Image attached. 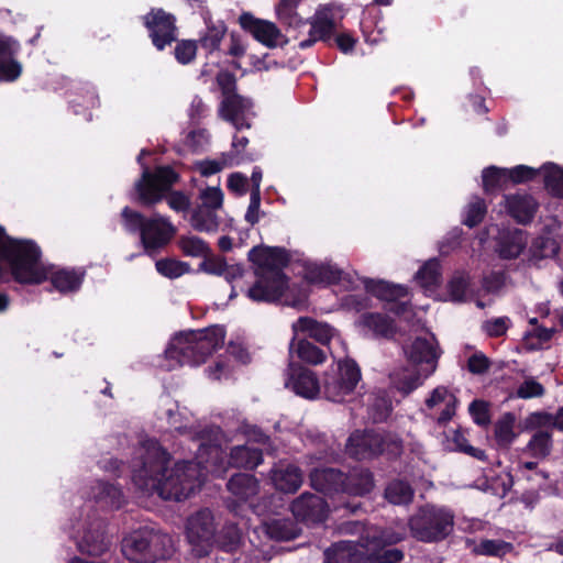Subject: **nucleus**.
Segmentation results:
<instances>
[{
	"mask_svg": "<svg viewBox=\"0 0 563 563\" xmlns=\"http://www.w3.org/2000/svg\"><path fill=\"white\" fill-rule=\"evenodd\" d=\"M515 416L510 412L504 415V417L496 422L495 437L499 444H510L516 438L514 432Z\"/></svg>",
	"mask_w": 563,
	"mask_h": 563,
	"instance_id": "8fccbe9b",
	"label": "nucleus"
},
{
	"mask_svg": "<svg viewBox=\"0 0 563 563\" xmlns=\"http://www.w3.org/2000/svg\"><path fill=\"white\" fill-rule=\"evenodd\" d=\"M121 218L125 230L130 233H142V230L145 225V222L148 220L141 212L131 209L130 207H124L121 211Z\"/></svg>",
	"mask_w": 563,
	"mask_h": 563,
	"instance_id": "6e6d98bb",
	"label": "nucleus"
},
{
	"mask_svg": "<svg viewBox=\"0 0 563 563\" xmlns=\"http://www.w3.org/2000/svg\"><path fill=\"white\" fill-rule=\"evenodd\" d=\"M470 287L468 277L464 274H455L448 283V292L455 302L465 300L466 291Z\"/></svg>",
	"mask_w": 563,
	"mask_h": 563,
	"instance_id": "13d9d810",
	"label": "nucleus"
},
{
	"mask_svg": "<svg viewBox=\"0 0 563 563\" xmlns=\"http://www.w3.org/2000/svg\"><path fill=\"white\" fill-rule=\"evenodd\" d=\"M497 245L500 258H517L527 246V233L521 229L504 231L498 239Z\"/></svg>",
	"mask_w": 563,
	"mask_h": 563,
	"instance_id": "bb28decb",
	"label": "nucleus"
},
{
	"mask_svg": "<svg viewBox=\"0 0 563 563\" xmlns=\"http://www.w3.org/2000/svg\"><path fill=\"white\" fill-rule=\"evenodd\" d=\"M295 334L307 333L309 338L316 340L322 345H328L332 339V329L325 323L318 322L310 317H299L292 324Z\"/></svg>",
	"mask_w": 563,
	"mask_h": 563,
	"instance_id": "2f4dec72",
	"label": "nucleus"
},
{
	"mask_svg": "<svg viewBox=\"0 0 563 563\" xmlns=\"http://www.w3.org/2000/svg\"><path fill=\"white\" fill-rule=\"evenodd\" d=\"M393 410L391 400L386 395H378L369 406V416L375 423L385 422Z\"/></svg>",
	"mask_w": 563,
	"mask_h": 563,
	"instance_id": "3c124183",
	"label": "nucleus"
},
{
	"mask_svg": "<svg viewBox=\"0 0 563 563\" xmlns=\"http://www.w3.org/2000/svg\"><path fill=\"white\" fill-rule=\"evenodd\" d=\"M247 144L249 139L246 136H233L231 151L229 153H224L229 158V166L252 163L258 158V153L246 151Z\"/></svg>",
	"mask_w": 563,
	"mask_h": 563,
	"instance_id": "ea45409f",
	"label": "nucleus"
},
{
	"mask_svg": "<svg viewBox=\"0 0 563 563\" xmlns=\"http://www.w3.org/2000/svg\"><path fill=\"white\" fill-rule=\"evenodd\" d=\"M342 272L331 265L309 264L305 267L303 278L311 285H334L341 280Z\"/></svg>",
	"mask_w": 563,
	"mask_h": 563,
	"instance_id": "f704fd0d",
	"label": "nucleus"
},
{
	"mask_svg": "<svg viewBox=\"0 0 563 563\" xmlns=\"http://www.w3.org/2000/svg\"><path fill=\"white\" fill-rule=\"evenodd\" d=\"M401 540L399 534L393 531H383L378 538L377 548L372 551L374 563H398L404 560V552L396 548H387Z\"/></svg>",
	"mask_w": 563,
	"mask_h": 563,
	"instance_id": "a878e982",
	"label": "nucleus"
},
{
	"mask_svg": "<svg viewBox=\"0 0 563 563\" xmlns=\"http://www.w3.org/2000/svg\"><path fill=\"white\" fill-rule=\"evenodd\" d=\"M206 23V31L200 34L197 44L206 52L209 56L212 53L220 49L222 40L224 38L228 27L224 21L213 22L211 16L203 18Z\"/></svg>",
	"mask_w": 563,
	"mask_h": 563,
	"instance_id": "cd10ccee",
	"label": "nucleus"
},
{
	"mask_svg": "<svg viewBox=\"0 0 563 563\" xmlns=\"http://www.w3.org/2000/svg\"><path fill=\"white\" fill-rule=\"evenodd\" d=\"M251 107V101L243 96H229L220 102L219 115L224 121L230 122L238 131L250 129L251 124L247 122L245 113Z\"/></svg>",
	"mask_w": 563,
	"mask_h": 563,
	"instance_id": "aec40b11",
	"label": "nucleus"
},
{
	"mask_svg": "<svg viewBox=\"0 0 563 563\" xmlns=\"http://www.w3.org/2000/svg\"><path fill=\"white\" fill-rule=\"evenodd\" d=\"M85 272L63 268L52 274L49 280L53 287L62 294L79 290L84 282Z\"/></svg>",
	"mask_w": 563,
	"mask_h": 563,
	"instance_id": "e433bc0d",
	"label": "nucleus"
},
{
	"mask_svg": "<svg viewBox=\"0 0 563 563\" xmlns=\"http://www.w3.org/2000/svg\"><path fill=\"white\" fill-rule=\"evenodd\" d=\"M216 81L223 98L239 95L236 92V77L229 70H221L216 76Z\"/></svg>",
	"mask_w": 563,
	"mask_h": 563,
	"instance_id": "0e129e2a",
	"label": "nucleus"
},
{
	"mask_svg": "<svg viewBox=\"0 0 563 563\" xmlns=\"http://www.w3.org/2000/svg\"><path fill=\"white\" fill-rule=\"evenodd\" d=\"M191 227L199 232H216L219 228V217L212 208L198 206L191 212Z\"/></svg>",
	"mask_w": 563,
	"mask_h": 563,
	"instance_id": "58836bf2",
	"label": "nucleus"
},
{
	"mask_svg": "<svg viewBox=\"0 0 563 563\" xmlns=\"http://www.w3.org/2000/svg\"><path fill=\"white\" fill-rule=\"evenodd\" d=\"M511 543L503 540H483L478 545V553L487 556L503 558L512 551Z\"/></svg>",
	"mask_w": 563,
	"mask_h": 563,
	"instance_id": "4d7b16f0",
	"label": "nucleus"
},
{
	"mask_svg": "<svg viewBox=\"0 0 563 563\" xmlns=\"http://www.w3.org/2000/svg\"><path fill=\"white\" fill-rule=\"evenodd\" d=\"M511 321L508 317H498L486 320L483 330L489 338H500L506 334Z\"/></svg>",
	"mask_w": 563,
	"mask_h": 563,
	"instance_id": "e2e57ef3",
	"label": "nucleus"
},
{
	"mask_svg": "<svg viewBox=\"0 0 563 563\" xmlns=\"http://www.w3.org/2000/svg\"><path fill=\"white\" fill-rule=\"evenodd\" d=\"M179 180V173L170 165H158L153 169L145 166L134 184L135 201L143 207H153L166 200L173 211L186 213L191 207L190 197L181 190H173Z\"/></svg>",
	"mask_w": 563,
	"mask_h": 563,
	"instance_id": "7ed1b4c3",
	"label": "nucleus"
},
{
	"mask_svg": "<svg viewBox=\"0 0 563 563\" xmlns=\"http://www.w3.org/2000/svg\"><path fill=\"white\" fill-rule=\"evenodd\" d=\"M177 245L185 256L201 257L211 254L209 244L196 235H181Z\"/></svg>",
	"mask_w": 563,
	"mask_h": 563,
	"instance_id": "37998d69",
	"label": "nucleus"
},
{
	"mask_svg": "<svg viewBox=\"0 0 563 563\" xmlns=\"http://www.w3.org/2000/svg\"><path fill=\"white\" fill-rule=\"evenodd\" d=\"M176 228L169 221L159 214H155L145 222L140 235L145 254L152 255L154 252L165 247L174 238Z\"/></svg>",
	"mask_w": 563,
	"mask_h": 563,
	"instance_id": "f8f14e48",
	"label": "nucleus"
},
{
	"mask_svg": "<svg viewBox=\"0 0 563 563\" xmlns=\"http://www.w3.org/2000/svg\"><path fill=\"white\" fill-rule=\"evenodd\" d=\"M561 250L559 242L545 235L537 236L530 246V254L532 258L543 260L555 257Z\"/></svg>",
	"mask_w": 563,
	"mask_h": 563,
	"instance_id": "79ce46f5",
	"label": "nucleus"
},
{
	"mask_svg": "<svg viewBox=\"0 0 563 563\" xmlns=\"http://www.w3.org/2000/svg\"><path fill=\"white\" fill-rule=\"evenodd\" d=\"M554 328H545L543 325H537L528 331L525 335L526 344L529 350H538L543 343L549 342L554 333Z\"/></svg>",
	"mask_w": 563,
	"mask_h": 563,
	"instance_id": "603ef678",
	"label": "nucleus"
},
{
	"mask_svg": "<svg viewBox=\"0 0 563 563\" xmlns=\"http://www.w3.org/2000/svg\"><path fill=\"white\" fill-rule=\"evenodd\" d=\"M205 260L199 264V271L207 274L222 276L228 271V263L224 257L203 256Z\"/></svg>",
	"mask_w": 563,
	"mask_h": 563,
	"instance_id": "338daca9",
	"label": "nucleus"
},
{
	"mask_svg": "<svg viewBox=\"0 0 563 563\" xmlns=\"http://www.w3.org/2000/svg\"><path fill=\"white\" fill-rule=\"evenodd\" d=\"M345 451L350 457L357 461L374 460L378 456L396 461L402 454L404 442L393 432L373 429L355 430L347 438Z\"/></svg>",
	"mask_w": 563,
	"mask_h": 563,
	"instance_id": "423d86ee",
	"label": "nucleus"
},
{
	"mask_svg": "<svg viewBox=\"0 0 563 563\" xmlns=\"http://www.w3.org/2000/svg\"><path fill=\"white\" fill-rule=\"evenodd\" d=\"M121 551L133 563H156L172 556L173 541L168 534L145 527L125 536Z\"/></svg>",
	"mask_w": 563,
	"mask_h": 563,
	"instance_id": "0eeeda50",
	"label": "nucleus"
},
{
	"mask_svg": "<svg viewBox=\"0 0 563 563\" xmlns=\"http://www.w3.org/2000/svg\"><path fill=\"white\" fill-rule=\"evenodd\" d=\"M111 544V538L107 533V523L99 518L87 523L78 542V550L82 554L101 556L110 550Z\"/></svg>",
	"mask_w": 563,
	"mask_h": 563,
	"instance_id": "4468645a",
	"label": "nucleus"
},
{
	"mask_svg": "<svg viewBox=\"0 0 563 563\" xmlns=\"http://www.w3.org/2000/svg\"><path fill=\"white\" fill-rule=\"evenodd\" d=\"M374 487L375 478L371 470L354 468L345 473L344 494L363 497L371 494Z\"/></svg>",
	"mask_w": 563,
	"mask_h": 563,
	"instance_id": "393cba45",
	"label": "nucleus"
},
{
	"mask_svg": "<svg viewBox=\"0 0 563 563\" xmlns=\"http://www.w3.org/2000/svg\"><path fill=\"white\" fill-rule=\"evenodd\" d=\"M186 532L191 544L208 543L213 539L216 526L211 510L205 508L191 515L187 520Z\"/></svg>",
	"mask_w": 563,
	"mask_h": 563,
	"instance_id": "6ab92c4d",
	"label": "nucleus"
},
{
	"mask_svg": "<svg viewBox=\"0 0 563 563\" xmlns=\"http://www.w3.org/2000/svg\"><path fill=\"white\" fill-rule=\"evenodd\" d=\"M350 540L332 543L323 552V563H349Z\"/></svg>",
	"mask_w": 563,
	"mask_h": 563,
	"instance_id": "864d4df0",
	"label": "nucleus"
},
{
	"mask_svg": "<svg viewBox=\"0 0 563 563\" xmlns=\"http://www.w3.org/2000/svg\"><path fill=\"white\" fill-rule=\"evenodd\" d=\"M201 207L218 210L223 205V192L219 187H207L200 192Z\"/></svg>",
	"mask_w": 563,
	"mask_h": 563,
	"instance_id": "69168bd1",
	"label": "nucleus"
},
{
	"mask_svg": "<svg viewBox=\"0 0 563 563\" xmlns=\"http://www.w3.org/2000/svg\"><path fill=\"white\" fill-rule=\"evenodd\" d=\"M227 488L236 497L239 503L236 505L230 504L229 508L238 514L236 507H242V505L246 504L247 507H253L252 504H249V500L257 495L260 490V483L252 474L239 473L231 476L227 483Z\"/></svg>",
	"mask_w": 563,
	"mask_h": 563,
	"instance_id": "412c9836",
	"label": "nucleus"
},
{
	"mask_svg": "<svg viewBox=\"0 0 563 563\" xmlns=\"http://www.w3.org/2000/svg\"><path fill=\"white\" fill-rule=\"evenodd\" d=\"M356 325L375 339L390 340L397 334L395 320L382 312H363L355 321Z\"/></svg>",
	"mask_w": 563,
	"mask_h": 563,
	"instance_id": "a211bd4d",
	"label": "nucleus"
},
{
	"mask_svg": "<svg viewBox=\"0 0 563 563\" xmlns=\"http://www.w3.org/2000/svg\"><path fill=\"white\" fill-rule=\"evenodd\" d=\"M2 261L10 268L14 282L22 285H40L47 279V271L42 263V250L30 239H16L7 234L0 225V277L3 274Z\"/></svg>",
	"mask_w": 563,
	"mask_h": 563,
	"instance_id": "20e7f679",
	"label": "nucleus"
},
{
	"mask_svg": "<svg viewBox=\"0 0 563 563\" xmlns=\"http://www.w3.org/2000/svg\"><path fill=\"white\" fill-rule=\"evenodd\" d=\"M300 2L301 0H279L276 5V15L284 26L299 29L307 24V21L297 12Z\"/></svg>",
	"mask_w": 563,
	"mask_h": 563,
	"instance_id": "4c0bfd02",
	"label": "nucleus"
},
{
	"mask_svg": "<svg viewBox=\"0 0 563 563\" xmlns=\"http://www.w3.org/2000/svg\"><path fill=\"white\" fill-rule=\"evenodd\" d=\"M349 563H374L372 551L362 544L350 541Z\"/></svg>",
	"mask_w": 563,
	"mask_h": 563,
	"instance_id": "774afa93",
	"label": "nucleus"
},
{
	"mask_svg": "<svg viewBox=\"0 0 563 563\" xmlns=\"http://www.w3.org/2000/svg\"><path fill=\"white\" fill-rule=\"evenodd\" d=\"M275 488L286 494L296 493L302 484L301 470L294 464L279 465L272 471Z\"/></svg>",
	"mask_w": 563,
	"mask_h": 563,
	"instance_id": "b1692460",
	"label": "nucleus"
},
{
	"mask_svg": "<svg viewBox=\"0 0 563 563\" xmlns=\"http://www.w3.org/2000/svg\"><path fill=\"white\" fill-rule=\"evenodd\" d=\"M311 486L324 495L343 493L345 473L333 467H316L310 473Z\"/></svg>",
	"mask_w": 563,
	"mask_h": 563,
	"instance_id": "4be33fe9",
	"label": "nucleus"
},
{
	"mask_svg": "<svg viewBox=\"0 0 563 563\" xmlns=\"http://www.w3.org/2000/svg\"><path fill=\"white\" fill-rule=\"evenodd\" d=\"M543 169L544 188L552 197L563 199V169L553 163L544 165Z\"/></svg>",
	"mask_w": 563,
	"mask_h": 563,
	"instance_id": "a19ab883",
	"label": "nucleus"
},
{
	"mask_svg": "<svg viewBox=\"0 0 563 563\" xmlns=\"http://www.w3.org/2000/svg\"><path fill=\"white\" fill-rule=\"evenodd\" d=\"M155 268L159 275L169 279L181 277L183 275L191 272V267L187 262L172 257L156 261Z\"/></svg>",
	"mask_w": 563,
	"mask_h": 563,
	"instance_id": "a18cd8bd",
	"label": "nucleus"
},
{
	"mask_svg": "<svg viewBox=\"0 0 563 563\" xmlns=\"http://www.w3.org/2000/svg\"><path fill=\"white\" fill-rule=\"evenodd\" d=\"M539 169L527 165H517L514 168H508L510 185L531 181L539 175Z\"/></svg>",
	"mask_w": 563,
	"mask_h": 563,
	"instance_id": "680f3d73",
	"label": "nucleus"
},
{
	"mask_svg": "<svg viewBox=\"0 0 563 563\" xmlns=\"http://www.w3.org/2000/svg\"><path fill=\"white\" fill-rule=\"evenodd\" d=\"M143 25L148 32V37L157 51H164L177 40L178 27L176 16L163 8H151L142 16Z\"/></svg>",
	"mask_w": 563,
	"mask_h": 563,
	"instance_id": "9d476101",
	"label": "nucleus"
},
{
	"mask_svg": "<svg viewBox=\"0 0 563 563\" xmlns=\"http://www.w3.org/2000/svg\"><path fill=\"white\" fill-rule=\"evenodd\" d=\"M310 24L309 36L299 42L300 49H307L314 45L317 41L328 42L334 30V20L327 13L317 12L314 16L305 19Z\"/></svg>",
	"mask_w": 563,
	"mask_h": 563,
	"instance_id": "5701e85b",
	"label": "nucleus"
},
{
	"mask_svg": "<svg viewBox=\"0 0 563 563\" xmlns=\"http://www.w3.org/2000/svg\"><path fill=\"white\" fill-rule=\"evenodd\" d=\"M144 452L133 464L132 481L143 493H156L164 500L189 498L202 485V471L195 461H179L169 468V452L158 441L144 443Z\"/></svg>",
	"mask_w": 563,
	"mask_h": 563,
	"instance_id": "f257e3e1",
	"label": "nucleus"
},
{
	"mask_svg": "<svg viewBox=\"0 0 563 563\" xmlns=\"http://www.w3.org/2000/svg\"><path fill=\"white\" fill-rule=\"evenodd\" d=\"M247 258L254 265L256 280L246 296L257 303L278 302L289 284L284 272L291 261L289 252L282 246L257 245L249 251Z\"/></svg>",
	"mask_w": 563,
	"mask_h": 563,
	"instance_id": "f03ea898",
	"label": "nucleus"
},
{
	"mask_svg": "<svg viewBox=\"0 0 563 563\" xmlns=\"http://www.w3.org/2000/svg\"><path fill=\"white\" fill-rule=\"evenodd\" d=\"M468 412L477 426L486 427L490 423L489 405L487 401L474 399L468 406Z\"/></svg>",
	"mask_w": 563,
	"mask_h": 563,
	"instance_id": "bf43d9fd",
	"label": "nucleus"
},
{
	"mask_svg": "<svg viewBox=\"0 0 563 563\" xmlns=\"http://www.w3.org/2000/svg\"><path fill=\"white\" fill-rule=\"evenodd\" d=\"M454 512L443 506L426 504L410 516L408 527L413 539L424 543L445 540L454 529Z\"/></svg>",
	"mask_w": 563,
	"mask_h": 563,
	"instance_id": "6e6552de",
	"label": "nucleus"
},
{
	"mask_svg": "<svg viewBox=\"0 0 563 563\" xmlns=\"http://www.w3.org/2000/svg\"><path fill=\"white\" fill-rule=\"evenodd\" d=\"M265 533L271 540L290 541L301 533V529L292 519L282 518L266 522Z\"/></svg>",
	"mask_w": 563,
	"mask_h": 563,
	"instance_id": "c9c22d12",
	"label": "nucleus"
},
{
	"mask_svg": "<svg viewBox=\"0 0 563 563\" xmlns=\"http://www.w3.org/2000/svg\"><path fill=\"white\" fill-rule=\"evenodd\" d=\"M416 280L424 288L437 287L441 283V265L437 258L426 262L416 273Z\"/></svg>",
	"mask_w": 563,
	"mask_h": 563,
	"instance_id": "c03bdc74",
	"label": "nucleus"
},
{
	"mask_svg": "<svg viewBox=\"0 0 563 563\" xmlns=\"http://www.w3.org/2000/svg\"><path fill=\"white\" fill-rule=\"evenodd\" d=\"M238 22L245 33L267 48L277 47L278 41L284 38L282 31L274 22L256 18L251 12H242Z\"/></svg>",
	"mask_w": 563,
	"mask_h": 563,
	"instance_id": "ddd939ff",
	"label": "nucleus"
},
{
	"mask_svg": "<svg viewBox=\"0 0 563 563\" xmlns=\"http://www.w3.org/2000/svg\"><path fill=\"white\" fill-rule=\"evenodd\" d=\"M361 377V368L355 360L351 357L340 360L335 369L324 374V397L333 402H342L355 390Z\"/></svg>",
	"mask_w": 563,
	"mask_h": 563,
	"instance_id": "1a4fd4ad",
	"label": "nucleus"
},
{
	"mask_svg": "<svg viewBox=\"0 0 563 563\" xmlns=\"http://www.w3.org/2000/svg\"><path fill=\"white\" fill-rule=\"evenodd\" d=\"M294 517L307 525L321 523L328 518L327 501L310 493H303L290 506Z\"/></svg>",
	"mask_w": 563,
	"mask_h": 563,
	"instance_id": "2eb2a0df",
	"label": "nucleus"
},
{
	"mask_svg": "<svg viewBox=\"0 0 563 563\" xmlns=\"http://www.w3.org/2000/svg\"><path fill=\"white\" fill-rule=\"evenodd\" d=\"M527 448L534 457H547L552 450V434L543 430L536 432L528 442Z\"/></svg>",
	"mask_w": 563,
	"mask_h": 563,
	"instance_id": "49530a36",
	"label": "nucleus"
},
{
	"mask_svg": "<svg viewBox=\"0 0 563 563\" xmlns=\"http://www.w3.org/2000/svg\"><path fill=\"white\" fill-rule=\"evenodd\" d=\"M367 294L383 301H396L408 295V289L404 285L393 284L383 279L365 278L363 280Z\"/></svg>",
	"mask_w": 563,
	"mask_h": 563,
	"instance_id": "c85d7f7f",
	"label": "nucleus"
},
{
	"mask_svg": "<svg viewBox=\"0 0 563 563\" xmlns=\"http://www.w3.org/2000/svg\"><path fill=\"white\" fill-rule=\"evenodd\" d=\"M285 385L296 395L307 399L314 398L320 391V384L316 374L298 364L289 365Z\"/></svg>",
	"mask_w": 563,
	"mask_h": 563,
	"instance_id": "f3484780",
	"label": "nucleus"
},
{
	"mask_svg": "<svg viewBox=\"0 0 563 563\" xmlns=\"http://www.w3.org/2000/svg\"><path fill=\"white\" fill-rule=\"evenodd\" d=\"M174 56L181 65L190 64L197 55L198 44L195 40H176Z\"/></svg>",
	"mask_w": 563,
	"mask_h": 563,
	"instance_id": "5fc2aeb1",
	"label": "nucleus"
},
{
	"mask_svg": "<svg viewBox=\"0 0 563 563\" xmlns=\"http://www.w3.org/2000/svg\"><path fill=\"white\" fill-rule=\"evenodd\" d=\"M508 168L489 166L483 169V190L488 196H495L505 191L510 186Z\"/></svg>",
	"mask_w": 563,
	"mask_h": 563,
	"instance_id": "473e14b6",
	"label": "nucleus"
},
{
	"mask_svg": "<svg viewBox=\"0 0 563 563\" xmlns=\"http://www.w3.org/2000/svg\"><path fill=\"white\" fill-rule=\"evenodd\" d=\"M21 74L22 66L14 57H2L0 59V81H15Z\"/></svg>",
	"mask_w": 563,
	"mask_h": 563,
	"instance_id": "052dcab7",
	"label": "nucleus"
},
{
	"mask_svg": "<svg viewBox=\"0 0 563 563\" xmlns=\"http://www.w3.org/2000/svg\"><path fill=\"white\" fill-rule=\"evenodd\" d=\"M405 354L409 363L420 366L424 377H429L435 372L442 351L434 335L431 339L417 336L410 345L405 347Z\"/></svg>",
	"mask_w": 563,
	"mask_h": 563,
	"instance_id": "9b49d317",
	"label": "nucleus"
},
{
	"mask_svg": "<svg viewBox=\"0 0 563 563\" xmlns=\"http://www.w3.org/2000/svg\"><path fill=\"white\" fill-rule=\"evenodd\" d=\"M263 462V451L251 445L233 446L229 455V464L236 468L254 470Z\"/></svg>",
	"mask_w": 563,
	"mask_h": 563,
	"instance_id": "7c9ffc66",
	"label": "nucleus"
},
{
	"mask_svg": "<svg viewBox=\"0 0 563 563\" xmlns=\"http://www.w3.org/2000/svg\"><path fill=\"white\" fill-rule=\"evenodd\" d=\"M504 206L507 214L521 225L530 224L539 210L537 199L527 192L504 195Z\"/></svg>",
	"mask_w": 563,
	"mask_h": 563,
	"instance_id": "dca6fc26",
	"label": "nucleus"
},
{
	"mask_svg": "<svg viewBox=\"0 0 563 563\" xmlns=\"http://www.w3.org/2000/svg\"><path fill=\"white\" fill-rule=\"evenodd\" d=\"M224 338L225 331L220 325L183 331L173 336L165 355L166 358L176 361L179 366H197L222 347Z\"/></svg>",
	"mask_w": 563,
	"mask_h": 563,
	"instance_id": "39448f33",
	"label": "nucleus"
},
{
	"mask_svg": "<svg viewBox=\"0 0 563 563\" xmlns=\"http://www.w3.org/2000/svg\"><path fill=\"white\" fill-rule=\"evenodd\" d=\"M487 213V206L484 199L476 197L466 207L465 217L462 221L470 229L477 227Z\"/></svg>",
	"mask_w": 563,
	"mask_h": 563,
	"instance_id": "09e8293b",
	"label": "nucleus"
},
{
	"mask_svg": "<svg viewBox=\"0 0 563 563\" xmlns=\"http://www.w3.org/2000/svg\"><path fill=\"white\" fill-rule=\"evenodd\" d=\"M297 356L306 363L318 365L325 361V353L322 349L307 340H299L296 347Z\"/></svg>",
	"mask_w": 563,
	"mask_h": 563,
	"instance_id": "de8ad7c7",
	"label": "nucleus"
},
{
	"mask_svg": "<svg viewBox=\"0 0 563 563\" xmlns=\"http://www.w3.org/2000/svg\"><path fill=\"white\" fill-rule=\"evenodd\" d=\"M213 539L218 552L233 555L243 543V533L238 523L227 522Z\"/></svg>",
	"mask_w": 563,
	"mask_h": 563,
	"instance_id": "c756f323",
	"label": "nucleus"
},
{
	"mask_svg": "<svg viewBox=\"0 0 563 563\" xmlns=\"http://www.w3.org/2000/svg\"><path fill=\"white\" fill-rule=\"evenodd\" d=\"M384 498L391 505L409 506L415 498V489L406 479L394 478L384 489Z\"/></svg>",
	"mask_w": 563,
	"mask_h": 563,
	"instance_id": "72a5a7b5",
	"label": "nucleus"
}]
</instances>
